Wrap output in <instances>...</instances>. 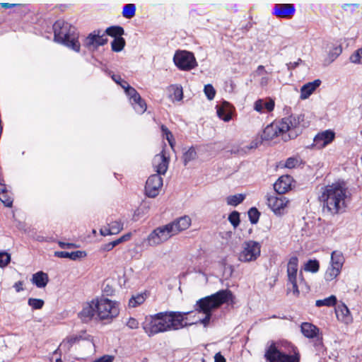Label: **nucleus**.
Here are the masks:
<instances>
[{"instance_id": "obj_27", "label": "nucleus", "mask_w": 362, "mask_h": 362, "mask_svg": "<svg viewBox=\"0 0 362 362\" xmlns=\"http://www.w3.org/2000/svg\"><path fill=\"white\" fill-rule=\"evenodd\" d=\"M49 281L47 274L43 272H37L34 274L31 279L33 284L35 285L37 288H45Z\"/></svg>"}, {"instance_id": "obj_57", "label": "nucleus", "mask_w": 362, "mask_h": 362, "mask_svg": "<svg viewBox=\"0 0 362 362\" xmlns=\"http://www.w3.org/2000/svg\"><path fill=\"white\" fill-rule=\"evenodd\" d=\"M58 244L61 248H71L76 247L75 244L70 243H64L59 241Z\"/></svg>"}, {"instance_id": "obj_45", "label": "nucleus", "mask_w": 362, "mask_h": 362, "mask_svg": "<svg viewBox=\"0 0 362 362\" xmlns=\"http://www.w3.org/2000/svg\"><path fill=\"white\" fill-rule=\"evenodd\" d=\"M228 221L234 228L240 224V214L238 211H233L228 216Z\"/></svg>"}, {"instance_id": "obj_60", "label": "nucleus", "mask_w": 362, "mask_h": 362, "mask_svg": "<svg viewBox=\"0 0 362 362\" xmlns=\"http://www.w3.org/2000/svg\"><path fill=\"white\" fill-rule=\"evenodd\" d=\"M269 78L268 76H262L259 81L261 86H266L269 83Z\"/></svg>"}, {"instance_id": "obj_64", "label": "nucleus", "mask_w": 362, "mask_h": 362, "mask_svg": "<svg viewBox=\"0 0 362 362\" xmlns=\"http://www.w3.org/2000/svg\"><path fill=\"white\" fill-rule=\"evenodd\" d=\"M132 237V233H129L120 237L122 242L127 241Z\"/></svg>"}, {"instance_id": "obj_42", "label": "nucleus", "mask_w": 362, "mask_h": 362, "mask_svg": "<svg viewBox=\"0 0 362 362\" xmlns=\"http://www.w3.org/2000/svg\"><path fill=\"white\" fill-rule=\"evenodd\" d=\"M204 92L205 95L209 100H211L214 98L216 93V90L211 84H207L204 86Z\"/></svg>"}, {"instance_id": "obj_4", "label": "nucleus", "mask_w": 362, "mask_h": 362, "mask_svg": "<svg viewBox=\"0 0 362 362\" xmlns=\"http://www.w3.org/2000/svg\"><path fill=\"white\" fill-rule=\"evenodd\" d=\"M234 303V296L231 291L228 289L220 290L218 292L202 298L197 301L196 305L197 306V313H203L205 317L202 319L197 318V320L188 322L187 317H185L182 313V327L191 325L194 324L200 323L206 327L211 317V312L223 304H233Z\"/></svg>"}, {"instance_id": "obj_11", "label": "nucleus", "mask_w": 362, "mask_h": 362, "mask_svg": "<svg viewBox=\"0 0 362 362\" xmlns=\"http://www.w3.org/2000/svg\"><path fill=\"white\" fill-rule=\"evenodd\" d=\"M266 201L268 207L276 216H282L286 213L290 201L283 194H267Z\"/></svg>"}, {"instance_id": "obj_32", "label": "nucleus", "mask_w": 362, "mask_h": 362, "mask_svg": "<svg viewBox=\"0 0 362 362\" xmlns=\"http://www.w3.org/2000/svg\"><path fill=\"white\" fill-rule=\"evenodd\" d=\"M245 195L243 194H237L228 196L226 198V203L228 205L235 206L243 202Z\"/></svg>"}, {"instance_id": "obj_55", "label": "nucleus", "mask_w": 362, "mask_h": 362, "mask_svg": "<svg viewBox=\"0 0 362 362\" xmlns=\"http://www.w3.org/2000/svg\"><path fill=\"white\" fill-rule=\"evenodd\" d=\"M13 288L18 293L23 291V282L21 281L16 282L13 285Z\"/></svg>"}, {"instance_id": "obj_51", "label": "nucleus", "mask_w": 362, "mask_h": 362, "mask_svg": "<svg viewBox=\"0 0 362 362\" xmlns=\"http://www.w3.org/2000/svg\"><path fill=\"white\" fill-rule=\"evenodd\" d=\"M341 51L342 49L341 46L334 47L333 48L332 52H329L332 59L334 60L337 56H339L341 53Z\"/></svg>"}, {"instance_id": "obj_48", "label": "nucleus", "mask_w": 362, "mask_h": 362, "mask_svg": "<svg viewBox=\"0 0 362 362\" xmlns=\"http://www.w3.org/2000/svg\"><path fill=\"white\" fill-rule=\"evenodd\" d=\"M298 164L299 160L297 158L290 157L286 160L285 167L291 169L296 168Z\"/></svg>"}, {"instance_id": "obj_36", "label": "nucleus", "mask_w": 362, "mask_h": 362, "mask_svg": "<svg viewBox=\"0 0 362 362\" xmlns=\"http://www.w3.org/2000/svg\"><path fill=\"white\" fill-rule=\"evenodd\" d=\"M105 33L116 38L117 37H122L124 34V29L120 26H111L106 29Z\"/></svg>"}, {"instance_id": "obj_31", "label": "nucleus", "mask_w": 362, "mask_h": 362, "mask_svg": "<svg viewBox=\"0 0 362 362\" xmlns=\"http://www.w3.org/2000/svg\"><path fill=\"white\" fill-rule=\"evenodd\" d=\"M146 294L145 293L134 296L129 300V306L130 308H136L144 303V302L146 300Z\"/></svg>"}, {"instance_id": "obj_6", "label": "nucleus", "mask_w": 362, "mask_h": 362, "mask_svg": "<svg viewBox=\"0 0 362 362\" xmlns=\"http://www.w3.org/2000/svg\"><path fill=\"white\" fill-rule=\"evenodd\" d=\"M180 231V218H177L165 225L155 228L144 239V243L148 247H158L178 235Z\"/></svg>"}, {"instance_id": "obj_41", "label": "nucleus", "mask_w": 362, "mask_h": 362, "mask_svg": "<svg viewBox=\"0 0 362 362\" xmlns=\"http://www.w3.org/2000/svg\"><path fill=\"white\" fill-rule=\"evenodd\" d=\"M259 216H260V213L255 207L251 208L248 211L249 219H250V222L253 224H255L258 222Z\"/></svg>"}, {"instance_id": "obj_5", "label": "nucleus", "mask_w": 362, "mask_h": 362, "mask_svg": "<svg viewBox=\"0 0 362 362\" xmlns=\"http://www.w3.org/2000/svg\"><path fill=\"white\" fill-rule=\"evenodd\" d=\"M141 325L148 337L178 330L181 327V312L165 311L148 315L145 317Z\"/></svg>"}, {"instance_id": "obj_58", "label": "nucleus", "mask_w": 362, "mask_h": 362, "mask_svg": "<svg viewBox=\"0 0 362 362\" xmlns=\"http://www.w3.org/2000/svg\"><path fill=\"white\" fill-rule=\"evenodd\" d=\"M114 248L111 242L106 243L101 246L100 250L101 251H110Z\"/></svg>"}, {"instance_id": "obj_62", "label": "nucleus", "mask_w": 362, "mask_h": 362, "mask_svg": "<svg viewBox=\"0 0 362 362\" xmlns=\"http://www.w3.org/2000/svg\"><path fill=\"white\" fill-rule=\"evenodd\" d=\"M358 6V4H345L343 5L342 8L344 10H347L349 8H357Z\"/></svg>"}, {"instance_id": "obj_7", "label": "nucleus", "mask_w": 362, "mask_h": 362, "mask_svg": "<svg viewBox=\"0 0 362 362\" xmlns=\"http://www.w3.org/2000/svg\"><path fill=\"white\" fill-rule=\"evenodd\" d=\"M54 38L57 42L61 43L75 52H79L81 45L78 42V35L75 28L71 24L58 20L53 25Z\"/></svg>"}, {"instance_id": "obj_22", "label": "nucleus", "mask_w": 362, "mask_h": 362, "mask_svg": "<svg viewBox=\"0 0 362 362\" xmlns=\"http://www.w3.org/2000/svg\"><path fill=\"white\" fill-rule=\"evenodd\" d=\"M197 66L194 54L191 52L182 50V71H190Z\"/></svg>"}, {"instance_id": "obj_44", "label": "nucleus", "mask_w": 362, "mask_h": 362, "mask_svg": "<svg viewBox=\"0 0 362 362\" xmlns=\"http://www.w3.org/2000/svg\"><path fill=\"white\" fill-rule=\"evenodd\" d=\"M11 261V255L6 252H0V267H6Z\"/></svg>"}, {"instance_id": "obj_63", "label": "nucleus", "mask_w": 362, "mask_h": 362, "mask_svg": "<svg viewBox=\"0 0 362 362\" xmlns=\"http://www.w3.org/2000/svg\"><path fill=\"white\" fill-rule=\"evenodd\" d=\"M263 72L267 73V71L264 70V66L262 65H259L256 70V74L260 76L262 74Z\"/></svg>"}, {"instance_id": "obj_20", "label": "nucleus", "mask_w": 362, "mask_h": 362, "mask_svg": "<svg viewBox=\"0 0 362 362\" xmlns=\"http://www.w3.org/2000/svg\"><path fill=\"white\" fill-rule=\"evenodd\" d=\"M337 318L339 321L349 325L353 322V317L349 309L344 304L338 305L335 308Z\"/></svg>"}, {"instance_id": "obj_52", "label": "nucleus", "mask_w": 362, "mask_h": 362, "mask_svg": "<svg viewBox=\"0 0 362 362\" xmlns=\"http://www.w3.org/2000/svg\"><path fill=\"white\" fill-rule=\"evenodd\" d=\"M173 60H174L175 65L180 69H181V52L180 50H177L175 52Z\"/></svg>"}, {"instance_id": "obj_33", "label": "nucleus", "mask_w": 362, "mask_h": 362, "mask_svg": "<svg viewBox=\"0 0 362 362\" xmlns=\"http://www.w3.org/2000/svg\"><path fill=\"white\" fill-rule=\"evenodd\" d=\"M337 300L336 296L334 295H332L325 299L316 300L315 305L317 307H322V306L331 307V306L335 305V304L337 303Z\"/></svg>"}, {"instance_id": "obj_46", "label": "nucleus", "mask_w": 362, "mask_h": 362, "mask_svg": "<svg viewBox=\"0 0 362 362\" xmlns=\"http://www.w3.org/2000/svg\"><path fill=\"white\" fill-rule=\"evenodd\" d=\"M0 200L6 206L11 207L12 206L13 199L8 192L0 194Z\"/></svg>"}, {"instance_id": "obj_38", "label": "nucleus", "mask_w": 362, "mask_h": 362, "mask_svg": "<svg viewBox=\"0 0 362 362\" xmlns=\"http://www.w3.org/2000/svg\"><path fill=\"white\" fill-rule=\"evenodd\" d=\"M28 304L33 310H40L44 306L45 302L42 299L30 298L28 300Z\"/></svg>"}, {"instance_id": "obj_25", "label": "nucleus", "mask_w": 362, "mask_h": 362, "mask_svg": "<svg viewBox=\"0 0 362 362\" xmlns=\"http://www.w3.org/2000/svg\"><path fill=\"white\" fill-rule=\"evenodd\" d=\"M300 330L303 336L308 339H315L320 334L319 328L310 322H303Z\"/></svg>"}, {"instance_id": "obj_8", "label": "nucleus", "mask_w": 362, "mask_h": 362, "mask_svg": "<svg viewBox=\"0 0 362 362\" xmlns=\"http://www.w3.org/2000/svg\"><path fill=\"white\" fill-rule=\"evenodd\" d=\"M293 354L281 351L275 342H272L266 349L264 358L269 362H299L300 353L296 346H292Z\"/></svg>"}, {"instance_id": "obj_59", "label": "nucleus", "mask_w": 362, "mask_h": 362, "mask_svg": "<svg viewBox=\"0 0 362 362\" xmlns=\"http://www.w3.org/2000/svg\"><path fill=\"white\" fill-rule=\"evenodd\" d=\"M214 362H226V358L221 354V353H217L214 356Z\"/></svg>"}, {"instance_id": "obj_16", "label": "nucleus", "mask_w": 362, "mask_h": 362, "mask_svg": "<svg viewBox=\"0 0 362 362\" xmlns=\"http://www.w3.org/2000/svg\"><path fill=\"white\" fill-rule=\"evenodd\" d=\"M335 134L332 130H325L318 133L313 139V146L317 149H321L325 147L329 144L332 143L334 139Z\"/></svg>"}, {"instance_id": "obj_23", "label": "nucleus", "mask_w": 362, "mask_h": 362, "mask_svg": "<svg viewBox=\"0 0 362 362\" xmlns=\"http://www.w3.org/2000/svg\"><path fill=\"white\" fill-rule=\"evenodd\" d=\"M321 83L322 81L320 79H315L303 85L300 88V98L303 100L308 98Z\"/></svg>"}, {"instance_id": "obj_43", "label": "nucleus", "mask_w": 362, "mask_h": 362, "mask_svg": "<svg viewBox=\"0 0 362 362\" xmlns=\"http://www.w3.org/2000/svg\"><path fill=\"white\" fill-rule=\"evenodd\" d=\"M108 226L114 235L119 233L123 229V223L118 221H112Z\"/></svg>"}, {"instance_id": "obj_14", "label": "nucleus", "mask_w": 362, "mask_h": 362, "mask_svg": "<svg viewBox=\"0 0 362 362\" xmlns=\"http://www.w3.org/2000/svg\"><path fill=\"white\" fill-rule=\"evenodd\" d=\"M163 186V179L159 175H151L146 182L145 191L149 197H156Z\"/></svg>"}, {"instance_id": "obj_34", "label": "nucleus", "mask_w": 362, "mask_h": 362, "mask_svg": "<svg viewBox=\"0 0 362 362\" xmlns=\"http://www.w3.org/2000/svg\"><path fill=\"white\" fill-rule=\"evenodd\" d=\"M320 263L317 259H310L304 265V269L306 272L316 273L319 271Z\"/></svg>"}, {"instance_id": "obj_53", "label": "nucleus", "mask_w": 362, "mask_h": 362, "mask_svg": "<svg viewBox=\"0 0 362 362\" xmlns=\"http://www.w3.org/2000/svg\"><path fill=\"white\" fill-rule=\"evenodd\" d=\"M191 225V219L189 216H182V230L188 228Z\"/></svg>"}, {"instance_id": "obj_56", "label": "nucleus", "mask_w": 362, "mask_h": 362, "mask_svg": "<svg viewBox=\"0 0 362 362\" xmlns=\"http://www.w3.org/2000/svg\"><path fill=\"white\" fill-rule=\"evenodd\" d=\"M100 234L103 236H107V235H114L112 231L110 230V226H108V227H105L103 228H101L100 230Z\"/></svg>"}, {"instance_id": "obj_12", "label": "nucleus", "mask_w": 362, "mask_h": 362, "mask_svg": "<svg viewBox=\"0 0 362 362\" xmlns=\"http://www.w3.org/2000/svg\"><path fill=\"white\" fill-rule=\"evenodd\" d=\"M298 259L296 256L291 257L287 264L288 283L292 285V292L298 296L300 291L298 286Z\"/></svg>"}, {"instance_id": "obj_1", "label": "nucleus", "mask_w": 362, "mask_h": 362, "mask_svg": "<svg viewBox=\"0 0 362 362\" xmlns=\"http://www.w3.org/2000/svg\"><path fill=\"white\" fill-rule=\"evenodd\" d=\"M322 211L334 216L344 213L348 207L349 192L346 182L338 180L322 187L318 196Z\"/></svg>"}, {"instance_id": "obj_17", "label": "nucleus", "mask_w": 362, "mask_h": 362, "mask_svg": "<svg viewBox=\"0 0 362 362\" xmlns=\"http://www.w3.org/2000/svg\"><path fill=\"white\" fill-rule=\"evenodd\" d=\"M153 167L155 171L157 173L156 175H164L168 168V158L166 156L164 151L160 154H157L154 156L153 160Z\"/></svg>"}, {"instance_id": "obj_26", "label": "nucleus", "mask_w": 362, "mask_h": 362, "mask_svg": "<svg viewBox=\"0 0 362 362\" xmlns=\"http://www.w3.org/2000/svg\"><path fill=\"white\" fill-rule=\"evenodd\" d=\"M87 253L83 250H77L74 252L57 251L54 256L59 258H68L71 260H77L86 257Z\"/></svg>"}, {"instance_id": "obj_13", "label": "nucleus", "mask_w": 362, "mask_h": 362, "mask_svg": "<svg viewBox=\"0 0 362 362\" xmlns=\"http://www.w3.org/2000/svg\"><path fill=\"white\" fill-rule=\"evenodd\" d=\"M125 87V93L129 97V102L133 108L137 113L143 114L146 110V103L141 99L135 88L129 85H127Z\"/></svg>"}, {"instance_id": "obj_40", "label": "nucleus", "mask_w": 362, "mask_h": 362, "mask_svg": "<svg viewBox=\"0 0 362 362\" xmlns=\"http://www.w3.org/2000/svg\"><path fill=\"white\" fill-rule=\"evenodd\" d=\"M161 131H162L163 136L165 137V139H167V141L169 143V145L173 148L175 142H174V139H173L172 133L164 125L161 126Z\"/></svg>"}, {"instance_id": "obj_30", "label": "nucleus", "mask_w": 362, "mask_h": 362, "mask_svg": "<svg viewBox=\"0 0 362 362\" xmlns=\"http://www.w3.org/2000/svg\"><path fill=\"white\" fill-rule=\"evenodd\" d=\"M341 272V269L329 265L325 274V281H332L334 280L340 274Z\"/></svg>"}, {"instance_id": "obj_3", "label": "nucleus", "mask_w": 362, "mask_h": 362, "mask_svg": "<svg viewBox=\"0 0 362 362\" xmlns=\"http://www.w3.org/2000/svg\"><path fill=\"white\" fill-rule=\"evenodd\" d=\"M119 314V303L106 298H95L83 305L78 316L84 322L92 320H112Z\"/></svg>"}, {"instance_id": "obj_18", "label": "nucleus", "mask_w": 362, "mask_h": 362, "mask_svg": "<svg viewBox=\"0 0 362 362\" xmlns=\"http://www.w3.org/2000/svg\"><path fill=\"white\" fill-rule=\"evenodd\" d=\"M296 8L291 4H277L274 6L272 13L278 18H290L294 13Z\"/></svg>"}, {"instance_id": "obj_28", "label": "nucleus", "mask_w": 362, "mask_h": 362, "mask_svg": "<svg viewBox=\"0 0 362 362\" xmlns=\"http://www.w3.org/2000/svg\"><path fill=\"white\" fill-rule=\"evenodd\" d=\"M344 261L343 253L341 251L334 250L331 254L329 265L342 269Z\"/></svg>"}, {"instance_id": "obj_47", "label": "nucleus", "mask_w": 362, "mask_h": 362, "mask_svg": "<svg viewBox=\"0 0 362 362\" xmlns=\"http://www.w3.org/2000/svg\"><path fill=\"white\" fill-rule=\"evenodd\" d=\"M125 324L131 329H136L139 327V322L134 317H129Z\"/></svg>"}, {"instance_id": "obj_19", "label": "nucleus", "mask_w": 362, "mask_h": 362, "mask_svg": "<svg viewBox=\"0 0 362 362\" xmlns=\"http://www.w3.org/2000/svg\"><path fill=\"white\" fill-rule=\"evenodd\" d=\"M275 106L274 100L271 98L258 99L254 103L253 108L260 114L272 112Z\"/></svg>"}, {"instance_id": "obj_29", "label": "nucleus", "mask_w": 362, "mask_h": 362, "mask_svg": "<svg viewBox=\"0 0 362 362\" xmlns=\"http://www.w3.org/2000/svg\"><path fill=\"white\" fill-rule=\"evenodd\" d=\"M168 96L173 101L181 100V88L176 85H171L167 89Z\"/></svg>"}, {"instance_id": "obj_15", "label": "nucleus", "mask_w": 362, "mask_h": 362, "mask_svg": "<svg viewBox=\"0 0 362 362\" xmlns=\"http://www.w3.org/2000/svg\"><path fill=\"white\" fill-rule=\"evenodd\" d=\"M107 39L105 35L100 34V31L95 30L90 33L84 41V46L88 49H95L106 44Z\"/></svg>"}, {"instance_id": "obj_39", "label": "nucleus", "mask_w": 362, "mask_h": 362, "mask_svg": "<svg viewBox=\"0 0 362 362\" xmlns=\"http://www.w3.org/2000/svg\"><path fill=\"white\" fill-rule=\"evenodd\" d=\"M351 62L356 64H362V47L356 50L349 57Z\"/></svg>"}, {"instance_id": "obj_10", "label": "nucleus", "mask_w": 362, "mask_h": 362, "mask_svg": "<svg viewBox=\"0 0 362 362\" xmlns=\"http://www.w3.org/2000/svg\"><path fill=\"white\" fill-rule=\"evenodd\" d=\"M261 254V244L255 240L245 241L241 246V250L238 255V259L241 262H255Z\"/></svg>"}, {"instance_id": "obj_37", "label": "nucleus", "mask_w": 362, "mask_h": 362, "mask_svg": "<svg viewBox=\"0 0 362 362\" xmlns=\"http://www.w3.org/2000/svg\"><path fill=\"white\" fill-rule=\"evenodd\" d=\"M125 45V40L122 37H117L111 42L112 49L114 52H120Z\"/></svg>"}, {"instance_id": "obj_24", "label": "nucleus", "mask_w": 362, "mask_h": 362, "mask_svg": "<svg viewBox=\"0 0 362 362\" xmlns=\"http://www.w3.org/2000/svg\"><path fill=\"white\" fill-rule=\"evenodd\" d=\"M218 117L225 122L231 119L232 106L228 102H223L220 105L216 106Z\"/></svg>"}, {"instance_id": "obj_54", "label": "nucleus", "mask_w": 362, "mask_h": 362, "mask_svg": "<svg viewBox=\"0 0 362 362\" xmlns=\"http://www.w3.org/2000/svg\"><path fill=\"white\" fill-rule=\"evenodd\" d=\"M302 62V60L300 59H298V61L294 62H289L286 64L287 69L289 71H291L293 69H295L296 67L298 66V65Z\"/></svg>"}, {"instance_id": "obj_21", "label": "nucleus", "mask_w": 362, "mask_h": 362, "mask_svg": "<svg viewBox=\"0 0 362 362\" xmlns=\"http://www.w3.org/2000/svg\"><path fill=\"white\" fill-rule=\"evenodd\" d=\"M292 177L289 175L280 177L274 184V189L277 194H284L291 189Z\"/></svg>"}, {"instance_id": "obj_49", "label": "nucleus", "mask_w": 362, "mask_h": 362, "mask_svg": "<svg viewBox=\"0 0 362 362\" xmlns=\"http://www.w3.org/2000/svg\"><path fill=\"white\" fill-rule=\"evenodd\" d=\"M314 341V346H315L317 351L319 352H322L324 351V345L322 342V335H318L317 337H315Z\"/></svg>"}, {"instance_id": "obj_61", "label": "nucleus", "mask_w": 362, "mask_h": 362, "mask_svg": "<svg viewBox=\"0 0 362 362\" xmlns=\"http://www.w3.org/2000/svg\"><path fill=\"white\" fill-rule=\"evenodd\" d=\"M18 4H9V3H1V6L2 8H13V7H15L16 6H18Z\"/></svg>"}, {"instance_id": "obj_35", "label": "nucleus", "mask_w": 362, "mask_h": 362, "mask_svg": "<svg viewBox=\"0 0 362 362\" xmlns=\"http://www.w3.org/2000/svg\"><path fill=\"white\" fill-rule=\"evenodd\" d=\"M136 6L134 4H126L122 10V16L126 18H132L134 16Z\"/></svg>"}, {"instance_id": "obj_9", "label": "nucleus", "mask_w": 362, "mask_h": 362, "mask_svg": "<svg viewBox=\"0 0 362 362\" xmlns=\"http://www.w3.org/2000/svg\"><path fill=\"white\" fill-rule=\"evenodd\" d=\"M80 341H86L91 351L95 349L93 337L88 334L86 330H81L77 333L66 336L60 343L57 351L60 353H67L71 348Z\"/></svg>"}, {"instance_id": "obj_50", "label": "nucleus", "mask_w": 362, "mask_h": 362, "mask_svg": "<svg viewBox=\"0 0 362 362\" xmlns=\"http://www.w3.org/2000/svg\"><path fill=\"white\" fill-rule=\"evenodd\" d=\"M196 155H197V153H196V151L194 149H193V148L189 149L188 151L186 152L184 156L185 164L187 162H189V160L194 159L196 157Z\"/></svg>"}, {"instance_id": "obj_2", "label": "nucleus", "mask_w": 362, "mask_h": 362, "mask_svg": "<svg viewBox=\"0 0 362 362\" xmlns=\"http://www.w3.org/2000/svg\"><path fill=\"white\" fill-rule=\"evenodd\" d=\"M305 127L303 115H291L267 125L262 132V139L270 141L278 136H281L284 141L293 139Z\"/></svg>"}]
</instances>
